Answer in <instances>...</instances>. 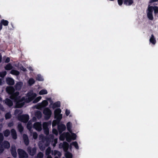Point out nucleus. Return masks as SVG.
Returning a JSON list of instances; mask_svg holds the SVG:
<instances>
[{
    "label": "nucleus",
    "mask_w": 158,
    "mask_h": 158,
    "mask_svg": "<svg viewBox=\"0 0 158 158\" xmlns=\"http://www.w3.org/2000/svg\"><path fill=\"white\" fill-rule=\"evenodd\" d=\"M18 118L19 121L24 123H27L29 120V116L27 114L23 115L19 114Z\"/></svg>",
    "instance_id": "nucleus-1"
},
{
    "label": "nucleus",
    "mask_w": 158,
    "mask_h": 158,
    "mask_svg": "<svg viewBox=\"0 0 158 158\" xmlns=\"http://www.w3.org/2000/svg\"><path fill=\"white\" fill-rule=\"evenodd\" d=\"M25 100V98L24 97H23L22 98L19 99V100L15 101V108H19L22 107L25 104V102H23Z\"/></svg>",
    "instance_id": "nucleus-2"
},
{
    "label": "nucleus",
    "mask_w": 158,
    "mask_h": 158,
    "mask_svg": "<svg viewBox=\"0 0 158 158\" xmlns=\"http://www.w3.org/2000/svg\"><path fill=\"white\" fill-rule=\"evenodd\" d=\"M19 93L18 91L14 92L10 95V98L14 100V102L19 101L21 98V97L19 96Z\"/></svg>",
    "instance_id": "nucleus-3"
},
{
    "label": "nucleus",
    "mask_w": 158,
    "mask_h": 158,
    "mask_svg": "<svg viewBox=\"0 0 158 158\" xmlns=\"http://www.w3.org/2000/svg\"><path fill=\"white\" fill-rule=\"evenodd\" d=\"M18 152L19 158H27L28 156L27 153L23 150L21 149H18Z\"/></svg>",
    "instance_id": "nucleus-4"
},
{
    "label": "nucleus",
    "mask_w": 158,
    "mask_h": 158,
    "mask_svg": "<svg viewBox=\"0 0 158 158\" xmlns=\"http://www.w3.org/2000/svg\"><path fill=\"white\" fill-rule=\"evenodd\" d=\"M27 151L30 155L33 156L36 153L37 148L35 147L32 148L30 146H28L27 148Z\"/></svg>",
    "instance_id": "nucleus-5"
},
{
    "label": "nucleus",
    "mask_w": 158,
    "mask_h": 158,
    "mask_svg": "<svg viewBox=\"0 0 158 158\" xmlns=\"http://www.w3.org/2000/svg\"><path fill=\"white\" fill-rule=\"evenodd\" d=\"M43 114L45 115L47 119H49L51 117L52 112L48 108H46L44 109L43 111Z\"/></svg>",
    "instance_id": "nucleus-6"
},
{
    "label": "nucleus",
    "mask_w": 158,
    "mask_h": 158,
    "mask_svg": "<svg viewBox=\"0 0 158 158\" xmlns=\"http://www.w3.org/2000/svg\"><path fill=\"white\" fill-rule=\"evenodd\" d=\"M69 143L66 142H64L63 143H60L59 144V147L62 148L64 152L68 151L69 148Z\"/></svg>",
    "instance_id": "nucleus-7"
},
{
    "label": "nucleus",
    "mask_w": 158,
    "mask_h": 158,
    "mask_svg": "<svg viewBox=\"0 0 158 158\" xmlns=\"http://www.w3.org/2000/svg\"><path fill=\"white\" fill-rule=\"evenodd\" d=\"M33 127L36 131H40L42 129V124L40 122H36L34 124Z\"/></svg>",
    "instance_id": "nucleus-8"
},
{
    "label": "nucleus",
    "mask_w": 158,
    "mask_h": 158,
    "mask_svg": "<svg viewBox=\"0 0 158 158\" xmlns=\"http://www.w3.org/2000/svg\"><path fill=\"white\" fill-rule=\"evenodd\" d=\"M65 129L66 126L64 124H60L58 125L57 129L60 134H61Z\"/></svg>",
    "instance_id": "nucleus-9"
},
{
    "label": "nucleus",
    "mask_w": 158,
    "mask_h": 158,
    "mask_svg": "<svg viewBox=\"0 0 158 158\" xmlns=\"http://www.w3.org/2000/svg\"><path fill=\"white\" fill-rule=\"evenodd\" d=\"M36 94H33L31 92L28 93L27 94V96L28 97L27 99L28 100V102L31 101L33 100L36 96Z\"/></svg>",
    "instance_id": "nucleus-10"
},
{
    "label": "nucleus",
    "mask_w": 158,
    "mask_h": 158,
    "mask_svg": "<svg viewBox=\"0 0 158 158\" xmlns=\"http://www.w3.org/2000/svg\"><path fill=\"white\" fill-rule=\"evenodd\" d=\"M6 92L9 95H10L15 91V89L13 86L7 87L6 89Z\"/></svg>",
    "instance_id": "nucleus-11"
},
{
    "label": "nucleus",
    "mask_w": 158,
    "mask_h": 158,
    "mask_svg": "<svg viewBox=\"0 0 158 158\" xmlns=\"http://www.w3.org/2000/svg\"><path fill=\"white\" fill-rule=\"evenodd\" d=\"M10 151L12 156L16 158L17 156V153L15 147H12L10 149Z\"/></svg>",
    "instance_id": "nucleus-12"
},
{
    "label": "nucleus",
    "mask_w": 158,
    "mask_h": 158,
    "mask_svg": "<svg viewBox=\"0 0 158 158\" xmlns=\"http://www.w3.org/2000/svg\"><path fill=\"white\" fill-rule=\"evenodd\" d=\"M6 82L9 85H13L15 84L14 80L11 78L8 77L6 79Z\"/></svg>",
    "instance_id": "nucleus-13"
},
{
    "label": "nucleus",
    "mask_w": 158,
    "mask_h": 158,
    "mask_svg": "<svg viewBox=\"0 0 158 158\" xmlns=\"http://www.w3.org/2000/svg\"><path fill=\"white\" fill-rule=\"evenodd\" d=\"M5 103L9 107H11L13 105V102L8 98H6L5 100Z\"/></svg>",
    "instance_id": "nucleus-14"
},
{
    "label": "nucleus",
    "mask_w": 158,
    "mask_h": 158,
    "mask_svg": "<svg viewBox=\"0 0 158 158\" xmlns=\"http://www.w3.org/2000/svg\"><path fill=\"white\" fill-rule=\"evenodd\" d=\"M23 138L25 144L27 146L28 145L29 143V140L27 135L25 134H23Z\"/></svg>",
    "instance_id": "nucleus-15"
},
{
    "label": "nucleus",
    "mask_w": 158,
    "mask_h": 158,
    "mask_svg": "<svg viewBox=\"0 0 158 158\" xmlns=\"http://www.w3.org/2000/svg\"><path fill=\"white\" fill-rule=\"evenodd\" d=\"M11 135L13 139H17V134L15 130L14 129H12L11 130Z\"/></svg>",
    "instance_id": "nucleus-16"
},
{
    "label": "nucleus",
    "mask_w": 158,
    "mask_h": 158,
    "mask_svg": "<svg viewBox=\"0 0 158 158\" xmlns=\"http://www.w3.org/2000/svg\"><path fill=\"white\" fill-rule=\"evenodd\" d=\"M23 83L21 82H17L15 85V89L17 90H19L21 89Z\"/></svg>",
    "instance_id": "nucleus-17"
},
{
    "label": "nucleus",
    "mask_w": 158,
    "mask_h": 158,
    "mask_svg": "<svg viewBox=\"0 0 158 158\" xmlns=\"http://www.w3.org/2000/svg\"><path fill=\"white\" fill-rule=\"evenodd\" d=\"M147 13V17L148 19L151 20H152L153 19V17L152 15L153 10H148Z\"/></svg>",
    "instance_id": "nucleus-18"
},
{
    "label": "nucleus",
    "mask_w": 158,
    "mask_h": 158,
    "mask_svg": "<svg viewBox=\"0 0 158 158\" xmlns=\"http://www.w3.org/2000/svg\"><path fill=\"white\" fill-rule=\"evenodd\" d=\"M2 145L5 148L8 149L10 147V143L8 141H5L2 143Z\"/></svg>",
    "instance_id": "nucleus-19"
},
{
    "label": "nucleus",
    "mask_w": 158,
    "mask_h": 158,
    "mask_svg": "<svg viewBox=\"0 0 158 158\" xmlns=\"http://www.w3.org/2000/svg\"><path fill=\"white\" fill-rule=\"evenodd\" d=\"M69 135V133L68 132H64L61 134L60 137V139L61 140H64L65 138H66V136H68Z\"/></svg>",
    "instance_id": "nucleus-20"
},
{
    "label": "nucleus",
    "mask_w": 158,
    "mask_h": 158,
    "mask_svg": "<svg viewBox=\"0 0 158 158\" xmlns=\"http://www.w3.org/2000/svg\"><path fill=\"white\" fill-rule=\"evenodd\" d=\"M60 106V101H57L54 103L52 106V108L53 109H55L56 108H59Z\"/></svg>",
    "instance_id": "nucleus-21"
},
{
    "label": "nucleus",
    "mask_w": 158,
    "mask_h": 158,
    "mask_svg": "<svg viewBox=\"0 0 158 158\" xmlns=\"http://www.w3.org/2000/svg\"><path fill=\"white\" fill-rule=\"evenodd\" d=\"M48 104V102L46 100H43L41 103L40 104L39 106L40 107H45Z\"/></svg>",
    "instance_id": "nucleus-22"
},
{
    "label": "nucleus",
    "mask_w": 158,
    "mask_h": 158,
    "mask_svg": "<svg viewBox=\"0 0 158 158\" xmlns=\"http://www.w3.org/2000/svg\"><path fill=\"white\" fill-rule=\"evenodd\" d=\"M149 40L150 42L153 44H155L156 43V39L153 34L152 35L151 37L150 38Z\"/></svg>",
    "instance_id": "nucleus-23"
},
{
    "label": "nucleus",
    "mask_w": 158,
    "mask_h": 158,
    "mask_svg": "<svg viewBox=\"0 0 158 158\" xmlns=\"http://www.w3.org/2000/svg\"><path fill=\"white\" fill-rule=\"evenodd\" d=\"M9 22L7 20L4 19H2L1 20V23H0L2 25H3L5 26H7L9 24Z\"/></svg>",
    "instance_id": "nucleus-24"
},
{
    "label": "nucleus",
    "mask_w": 158,
    "mask_h": 158,
    "mask_svg": "<svg viewBox=\"0 0 158 158\" xmlns=\"http://www.w3.org/2000/svg\"><path fill=\"white\" fill-rule=\"evenodd\" d=\"M66 126L67 130L70 132L71 133L72 131V123L70 122H68L66 124Z\"/></svg>",
    "instance_id": "nucleus-25"
},
{
    "label": "nucleus",
    "mask_w": 158,
    "mask_h": 158,
    "mask_svg": "<svg viewBox=\"0 0 158 158\" xmlns=\"http://www.w3.org/2000/svg\"><path fill=\"white\" fill-rule=\"evenodd\" d=\"M123 3L126 5H130L133 3V0H123Z\"/></svg>",
    "instance_id": "nucleus-26"
},
{
    "label": "nucleus",
    "mask_w": 158,
    "mask_h": 158,
    "mask_svg": "<svg viewBox=\"0 0 158 158\" xmlns=\"http://www.w3.org/2000/svg\"><path fill=\"white\" fill-rule=\"evenodd\" d=\"M35 115L38 118H40L42 117L41 112L40 111H37L35 113Z\"/></svg>",
    "instance_id": "nucleus-27"
},
{
    "label": "nucleus",
    "mask_w": 158,
    "mask_h": 158,
    "mask_svg": "<svg viewBox=\"0 0 158 158\" xmlns=\"http://www.w3.org/2000/svg\"><path fill=\"white\" fill-rule=\"evenodd\" d=\"M13 68V66L10 63H8L5 67V69L6 70H9Z\"/></svg>",
    "instance_id": "nucleus-28"
},
{
    "label": "nucleus",
    "mask_w": 158,
    "mask_h": 158,
    "mask_svg": "<svg viewBox=\"0 0 158 158\" xmlns=\"http://www.w3.org/2000/svg\"><path fill=\"white\" fill-rule=\"evenodd\" d=\"M65 156L66 158H72V155L71 153H70L68 151L65 152Z\"/></svg>",
    "instance_id": "nucleus-29"
},
{
    "label": "nucleus",
    "mask_w": 158,
    "mask_h": 158,
    "mask_svg": "<svg viewBox=\"0 0 158 158\" xmlns=\"http://www.w3.org/2000/svg\"><path fill=\"white\" fill-rule=\"evenodd\" d=\"M51 123H49L48 122H44L43 123V129H48V127L49 125H50Z\"/></svg>",
    "instance_id": "nucleus-30"
},
{
    "label": "nucleus",
    "mask_w": 158,
    "mask_h": 158,
    "mask_svg": "<svg viewBox=\"0 0 158 158\" xmlns=\"http://www.w3.org/2000/svg\"><path fill=\"white\" fill-rule=\"evenodd\" d=\"M62 114H57L56 115H54L55 118H56L57 120L60 122L62 118Z\"/></svg>",
    "instance_id": "nucleus-31"
},
{
    "label": "nucleus",
    "mask_w": 158,
    "mask_h": 158,
    "mask_svg": "<svg viewBox=\"0 0 158 158\" xmlns=\"http://www.w3.org/2000/svg\"><path fill=\"white\" fill-rule=\"evenodd\" d=\"M4 136L5 137H8L10 134V131L8 129H6L3 132Z\"/></svg>",
    "instance_id": "nucleus-32"
},
{
    "label": "nucleus",
    "mask_w": 158,
    "mask_h": 158,
    "mask_svg": "<svg viewBox=\"0 0 158 158\" xmlns=\"http://www.w3.org/2000/svg\"><path fill=\"white\" fill-rule=\"evenodd\" d=\"M17 127L19 131L20 132H22L23 131V128L21 123H19Z\"/></svg>",
    "instance_id": "nucleus-33"
},
{
    "label": "nucleus",
    "mask_w": 158,
    "mask_h": 158,
    "mask_svg": "<svg viewBox=\"0 0 158 158\" xmlns=\"http://www.w3.org/2000/svg\"><path fill=\"white\" fill-rule=\"evenodd\" d=\"M61 112V110L59 108L56 109L54 111V115H56L57 114H60Z\"/></svg>",
    "instance_id": "nucleus-34"
},
{
    "label": "nucleus",
    "mask_w": 158,
    "mask_h": 158,
    "mask_svg": "<svg viewBox=\"0 0 158 158\" xmlns=\"http://www.w3.org/2000/svg\"><path fill=\"white\" fill-rule=\"evenodd\" d=\"M10 73L13 75H18L19 74V71L15 70H12L10 71Z\"/></svg>",
    "instance_id": "nucleus-35"
},
{
    "label": "nucleus",
    "mask_w": 158,
    "mask_h": 158,
    "mask_svg": "<svg viewBox=\"0 0 158 158\" xmlns=\"http://www.w3.org/2000/svg\"><path fill=\"white\" fill-rule=\"evenodd\" d=\"M5 116L6 119H8L10 118L11 117V115L10 112H8L6 113L5 114Z\"/></svg>",
    "instance_id": "nucleus-36"
},
{
    "label": "nucleus",
    "mask_w": 158,
    "mask_h": 158,
    "mask_svg": "<svg viewBox=\"0 0 158 158\" xmlns=\"http://www.w3.org/2000/svg\"><path fill=\"white\" fill-rule=\"evenodd\" d=\"M147 10H158V7L157 6H149Z\"/></svg>",
    "instance_id": "nucleus-37"
},
{
    "label": "nucleus",
    "mask_w": 158,
    "mask_h": 158,
    "mask_svg": "<svg viewBox=\"0 0 158 158\" xmlns=\"http://www.w3.org/2000/svg\"><path fill=\"white\" fill-rule=\"evenodd\" d=\"M51 153V148L50 147H48L46 149L45 151V154L46 155L49 156Z\"/></svg>",
    "instance_id": "nucleus-38"
},
{
    "label": "nucleus",
    "mask_w": 158,
    "mask_h": 158,
    "mask_svg": "<svg viewBox=\"0 0 158 158\" xmlns=\"http://www.w3.org/2000/svg\"><path fill=\"white\" fill-rule=\"evenodd\" d=\"M47 93H48V92H47V90L46 89H42L41 90L39 93V94L41 95L46 94H47Z\"/></svg>",
    "instance_id": "nucleus-39"
},
{
    "label": "nucleus",
    "mask_w": 158,
    "mask_h": 158,
    "mask_svg": "<svg viewBox=\"0 0 158 158\" xmlns=\"http://www.w3.org/2000/svg\"><path fill=\"white\" fill-rule=\"evenodd\" d=\"M36 80L39 81H44V79L40 74H38L36 77Z\"/></svg>",
    "instance_id": "nucleus-40"
},
{
    "label": "nucleus",
    "mask_w": 158,
    "mask_h": 158,
    "mask_svg": "<svg viewBox=\"0 0 158 158\" xmlns=\"http://www.w3.org/2000/svg\"><path fill=\"white\" fill-rule=\"evenodd\" d=\"M60 122L58 121V120H54L53 121L52 125V127H54L56 126L57 125L60 124H59Z\"/></svg>",
    "instance_id": "nucleus-41"
},
{
    "label": "nucleus",
    "mask_w": 158,
    "mask_h": 158,
    "mask_svg": "<svg viewBox=\"0 0 158 158\" xmlns=\"http://www.w3.org/2000/svg\"><path fill=\"white\" fill-rule=\"evenodd\" d=\"M6 74V72L4 71L0 72V77L3 78Z\"/></svg>",
    "instance_id": "nucleus-42"
},
{
    "label": "nucleus",
    "mask_w": 158,
    "mask_h": 158,
    "mask_svg": "<svg viewBox=\"0 0 158 158\" xmlns=\"http://www.w3.org/2000/svg\"><path fill=\"white\" fill-rule=\"evenodd\" d=\"M35 83V81L33 78H31L29 79L28 81V83L30 85H31Z\"/></svg>",
    "instance_id": "nucleus-43"
},
{
    "label": "nucleus",
    "mask_w": 158,
    "mask_h": 158,
    "mask_svg": "<svg viewBox=\"0 0 158 158\" xmlns=\"http://www.w3.org/2000/svg\"><path fill=\"white\" fill-rule=\"evenodd\" d=\"M72 144L77 149H79L78 144L76 141H75L72 143Z\"/></svg>",
    "instance_id": "nucleus-44"
},
{
    "label": "nucleus",
    "mask_w": 158,
    "mask_h": 158,
    "mask_svg": "<svg viewBox=\"0 0 158 158\" xmlns=\"http://www.w3.org/2000/svg\"><path fill=\"white\" fill-rule=\"evenodd\" d=\"M66 140L68 142H70L71 141V135L69 133V135L67 136H66Z\"/></svg>",
    "instance_id": "nucleus-45"
},
{
    "label": "nucleus",
    "mask_w": 158,
    "mask_h": 158,
    "mask_svg": "<svg viewBox=\"0 0 158 158\" xmlns=\"http://www.w3.org/2000/svg\"><path fill=\"white\" fill-rule=\"evenodd\" d=\"M43 154L41 152H39L37 154V158H43Z\"/></svg>",
    "instance_id": "nucleus-46"
},
{
    "label": "nucleus",
    "mask_w": 158,
    "mask_h": 158,
    "mask_svg": "<svg viewBox=\"0 0 158 158\" xmlns=\"http://www.w3.org/2000/svg\"><path fill=\"white\" fill-rule=\"evenodd\" d=\"M4 139V137L3 134L0 133V144L2 143Z\"/></svg>",
    "instance_id": "nucleus-47"
},
{
    "label": "nucleus",
    "mask_w": 158,
    "mask_h": 158,
    "mask_svg": "<svg viewBox=\"0 0 158 158\" xmlns=\"http://www.w3.org/2000/svg\"><path fill=\"white\" fill-rule=\"evenodd\" d=\"M41 98V97L40 96L37 97L35 100L33 101V102L34 103H37L38 102Z\"/></svg>",
    "instance_id": "nucleus-48"
},
{
    "label": "nucleus",
    "mask_w": 158,
    "mask_h": 158,
    "mask_svg": "<svg viewBox=\"0 0 158 158\" xmlns=\"http://www.w3.org/2000/svg\"><path fill=\"white\" fill-rule=\"evenodd\" d=\"M27 129L29 130H30L32 127L31 123H29L27 124Z\"/></svg>",
    "instance_id": "nucleus-49"
},
{
    "label": "nucleus",
    "mask_w": 158,
    "mask_h": 158,
    "mask_svg": "<svg viewBox=\"0 0 158 158\" xmlns=\"http://www.w3.org/2000/svg\"><path fill=\"white\" fill-rule=\"evenodd\" d=\"M71 133V135H72L71 136H72V139L74 140H75L76 139V137H77L76 135L74 133H72V132Z\"/></svg>",
    "instance_id": "nucleus-50"
},
{
    "label": "nucleus",
    "mask_w": 158,
    "mask_h": 158,
    "mask_svg": "<svg viewBox=\"0 0 158 158\" xmlns=\"http://www.w3.org/2000/svg\"><path fill=\"white\" fill-rule=\"evenodd\" d=\"M33 137L34 139H36L38 137V134L36 132H34L33 134Z\"/></svg>",
    "instance_id": "nucleus-51"
},
{
    "label": "nucleus",
    "mask_w": 158,
    "mask_h": 158,
    "mask_svg": "<svg viewBox=\"0 0 158 158\" xmlns=\"http://www.w3.org/2000/svg\"><path fill=\"white\" fill-rule=\"evenodd\" d=\"M39 146L40 149L41 151H43L44 150L45 148L44 145H43L42 144L41 145V144H40L39 145Z\"/></svg>",
    "instance_id": "nucleus-52"
},
{
    "label": "nucleus",
    "mask_w": 158,
    "mask_h": 158,
    "mask_svg": "<svg viewBox=\"0 0 158 158\" xmlns=\"http://www.w3.org/2000/svg\"><path fill=\"white\" fill-rule=\"evenodd\" d=\"M52 133L53 134L55 135H57L58 134V131L56 129H53Z\"/></svg>",
    "instance_id": "nucleus-53"
},
{
    "label": "nucleus",
    "mask_w": 158,
    "mask_h": 158,
    "mask_svg": "<svg viewBox=\"0 0 158 158\" xmlns=\"http://www.w3.org/2000/svg\"><path fill=\"white\" fill-rule=\"evenodd\" d=\"M66 115L67 116H68L69 114H70V111L69 110H68L67 109H66L65 110V112Z\"/></svg>",
    "instance_id": "nucleus-54"
},
{
    "label": "nucleus",
    "mask_w": 158,
    "mask_h": 158,
    "mask_svg": "<svg viewBox=\"0 0 158 158\" xmlns=\"http://www.w3.org/2000/svg\"><path fill=\"white\" fill-rule=\"evenodd\" d=\"M4 150V149L3 147L1 146H0V154L2 153Z\"/></svg>",
    "instance_id": "nucleus-55"
},
{
    "label": "nucleus",
    "mask_w": 158,
    "mask_h": 158,
    "mask_svg": "<svg viewBox=\"0 0 158 158\" xmlns=\"http://www.w3.org/2000/svg\"><path fill=\"white\" fill-rule=\"evenodd\" d=\"M123 2V0H118V5L120 6H121Z\"/></svg>",
    "instance_id": "nucleus-56"
},
{
    "label": "nucleus",
    "mask_w": 158,
    "mask_h": 158,
    "mask_svg": "<svg viewBox=\"0 0 158 158\" xmlns=\"http://www.w3.org/2000/svg\"><path fill=\"white\" fill-rule=\"evenodd\" d=\"M10 58L9 57H7L6 59L5 62L6 63H8L10 61Z\"/></svg>",
    "instance_id": "nucleus-57"
},
{
    "label": "nucleus",
    "mask_w": 158,
    "mask_h": 158,
    "mask_svg": "<svg viewBox=\"0 0 158 158\" xmlns=\"http://www.w3.org/2000/svg\"><path fill=\"white\" fill-rule=\"evenodd\" d=\"M44 133L45 134L48 135L49 133V129H44Z\"/></svg>",
    "instance_id": "nucleus-58"
},
{
    "label": "nucleus",
    "mask_w": 158,
    "mask_h": 158,
    "mask_svg": "<svg viewBox=\"0 0 158 158\" xmlns=\"http://www.w3.org/2000/svg\"><path fill=\"white\" fill-rule=\"evenodd\" d=\"M20 110L18 109H16L15 111V114H19L20 112Z\"/></svg>",
    "instance_id": "nucleus-59"
},
{
    "label": "nucleus",
    "mask_w": 158,
    "mask_h": 158,
    "mask_svg": "<svg viewBox=\"0 0 158 158\" xmlns=\"http://www.w3.org/2000/svg\"><path fill=\"white\" fill-rule=\"evenodd\" d=\"M158 1V0H150L149 1L150 3Z\"/></svg>",
    "instance_id": "nucleus-60"
},
{
    "label": "nucleus",
    "mask_w": 158,
    "mask_h": 158,
    "mask_svg": "<svg viewBox=\"0 0 158 158\" xmlns=\"http://www.w3.org/2000/svg\"><path fill=\"white\" fill-rule=\"evenodd\" d=\"M47 100L49 102H52V103H53V101L52 100L51 98H47Z\"/></svg>",
    "instance_id": "nucleus-61"
},
{
    "label": "nucleus",
    "mask_w": 158,
    "mask_h": 158,
    "mask_svg": "<svg viewBox=\"0 0 158 158\" xmlns=\"http://www.w3.org/2000/svg\"><path fill=\"white\" fill-rule=\"evenodd\" d=\"M57 153H58L60 154V152L59 151H57V150H56L54 151V153H55V155H56V154H57Z\"/></svg>",
    "instance_id": "nucleus-62"
},
{
    "label": "nucleus",
    "mask_w": 158,
    "mask_h": 158,
    "mask_svg": "<svg viewBox=\"0 0 158 158\" xmlns=\"http://www.w3.org/2000/svg\"><path fill=\"white\" fill-rule=\"evenodd\" d=\"M13 123H10L8 124V126L9 127H10L11 126L13 125Z\"/></svg>",
    "instance_id": "nucleus-63"
},
{
    "label": "nucleus",
    "mask_w": 158,
    "mask_h": 158,
    "mask_svg": "<svg viewBox=\"0 0 158 158\" xmlns=\"http://www.w3.org/2000/svg\"><path fill=\"white\" fill-rule=\"evenodd\" d=\"M47 158H52L51 155L48 156Z\"/></svg>",
    "instance_id": "nucleus-64"
}]
</instances>
